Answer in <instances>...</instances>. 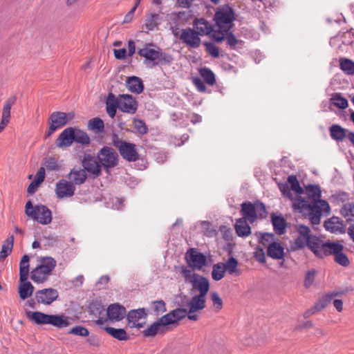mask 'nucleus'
<instances>
[{
	"label": "nucleus",
	"mask_w": 354,
	"mask_h": 354,
	"mask_svg": "<svg viewBox=\"0 0 354 354\" xmlns=\"http://www.w3.org/2000/svg\"><path fill=\"white\" fill-rule=\"evenodd\" d=\"M211 301L216 312L220 311L223 308V300L216 292L211 293Z\"/></svg>",
	"instance_id": "nucleus-57"
},
{
	"label": "nucleus",
	"mask_w": 354,
	"mask_h": 354,
	"mask_svg": "<svg viewBox=\"0 0 354 354\" xmlns=\"http://www.w3.org/2000/svg\"><path fill=\"white\" fill-rule=\"evenodd\" d=\"M225 270L222 263H216L213 266L212 277L215 281L222 279L225 276Z\"/></svg>",
	"instance_id": "nucleus-50"
},
{
	"label": "nucleus",
	"mask_w": 354,
	"mask_h": 354,
	"mask_svg": "<svg viewBox=\"0 0 354 354\" xmlns=\"http://www.w3.org/2000/svg\"><path fill=\"white\" fill-rule=\"evenodd\" d=\"M35 297L38 304L49 306L58 299L59 292L53 288H44L37 291Z\"/></svg>",
	"instance_id": "nucleus-13"
},
{
	"label": "nucleus",
	"mask_w": 354,
	"mask_h": 354,
	"mask_svg": "<svg viewBox=\"0 0 354 354\" xmlns=\"http://www.w3.org/2000/svg\"><path fill=\"white\" fill-rule=\"evenodd\" d=\"M194 26L196 29V33L199 35H212L213 31L212 26L208 21L204 19H197L194 21Z\"/></svg>",
	"instance_id": "nucleus-25"
},
{
	"label": "nucleus",
	"mask_w": 354,
	"mask_h": 354,
	"mask_svg": "<svg viewBox=\"0 0 354 354\" xmlns=\"http://www.w3.org/2000/svg\"><path fill=\"white\" fill-rule=\"evenodd\" d=\"M297 232L299 236L295 241V245L297 248H303L308 244V241L312 235L310 234V230L308 226L304 225H297Z\"/></svg>",
	"instance_id": "nucleus-21"
},
{
	"label": "nucleus",
	"mask_w": 354,
	"mask_h": 354,
	"mask_svg": "<svg viewBox=\"0 0 354 354\" xmlns=\"http://www.w3.org/2000/svg\"><path fill=\"white\" fill-rule=\"evenodd\" d=\"M29 274V257L24 255L19 263V281H26Z\"/></svg>",
	"instance_id": "nucleus-39"
},
{
	"label": "nucleus",
	"mask_w": 354,
	"mask_h": 354,
	"mask_svg": "<svg viewBox=\"0 0 354 354\" xmlns=\"http://www.w3.org/2000/svg\"><path fill=\"white\" fill-rule=\"evenodd\" d=\"M234 19V12L229 6L219 8L214 15L216 24L219 29L217 32L229 31L232 26Z\"/></svg>",
	"instance_id": "nucleus-7"
},
{
	"label": "nucleus",
	"mask_w": 354,
	"mask_h": 354,
	"mask_svg": "<svg viewBox=\"0 0 354 354\" xmlns=\"http://www.w3.org/2000/svg\"><path fill=\"white\" fill-rule=\"evenodd\" d=\"M105 331L112 336L113 338L120 341H126L128 339L129 336L126 330L123 328H115L113 327L104 328Z\"/></svg>",
	"instance_id": "nucleus-40"
},
{
	"label": "nucleus",
	"mask_w": 354,
	"mask_h": 354,
	"mask_svg": "<svg viewBox=\"0 0 354 354\" xmlns=\"http://www.w3.org/2000/svg\"><path fill=\"white\" fill-rule=\"evenodd\" d=\"M241 213L243 219L247 220L249 223H254L258 217L261 218L267 216V211L263 203L256 202H244L241 204Z\"/></svg>",
	"instance_id": "nucleus-5"
},
{
	"label": "nucleus",
	"mask_w": 354,
	"mask_h": 354,
	"mask_svg": "<svg viewBox=\"0 0 354 354\" xmlns=\"http://www.w3.org/2000/svg\"><path fill=\"white\" fill-rule=\"evenodd\" d=\"M179 37L188 47L193 48L199 47L201 42L198 34L191 28L183 29Z\"/></svg>",
	"instance_id": "nucleus-17"
},
{
	"label": "nucleus",
	"mask_w": 354,
	"mask_h": 354,
	"mask_svg": "<svg viewBox=\"0 0 354 354\" xmlns=\"http://www.w3.org/2000/svg\"><path fill=\"white\" fill-rule=\"evenodd\" d=\"M343 245L339 243L328 242L322 244V250L323 252V257L333 254L334 257H335L343 251Z\"/></svg>",
	"instance_id": "nucleus-29"
},
{
	"label": "nucleus",
	"mask_w": 354,
	"mask_h": 354,
	"mask_svg": "<svg viewBox=\"0 0 354 354\" xmlns=\"http://www.w3.org/2000/svg\"><path fill=\"white\" fill-rule=\"evenodd\" d=\"M17 97L15 96H11L6 101L2 111V116L1 122L2 124H6L9 123L10 118V109L12 105L15 104Z\"/></svg>",
	"instance_id": "nucleus-31"
},
{
	"label": "nucleus",
	"mask_w": 354,
	"mask_h": 354,
	"mask_svg": "<svg viewBox=\"0 0 354 354\" xmlns=\"http://www.w3.org/2000/svg\"><path fill=\"white\" fill-rule=\"evenodd\" d=\"M209 289V283H205L203 280L198 285L199 295H195L192 297L189 302L187 304L188 310V319L192 321L198 320V316L196 314V312L200 311L205 307V296Z\"/></svg>",
	"instance_id": "nucleus-3"
},
{
	"label": "nucleus",
	"mask_w": 354,
	"mask_h": 354,
	"mask_svg": "<svg viewBox=\"0 0 354 354\" xmlns=\"http://www.w3.org/2000/svg\"><path fill=\"white\" fill-rule=\"evenodd\" d=\"M70 334H73L75 335H79L82 337H86L88 335L89 332L87 328L82 326H76L73 328L70 331Z\"/></svg>",
	"instance_id": "nucleus-64"
},
{
	"label": "nucleus",
	"mask_w": 354,
	"mask_h": 354,
	"mask_svg": "<svg viewBox=\"0 0 354 354\" xmlns=\"http://www.w3.org/2000/svg\"><path fill=\"white\" fill-rule=\"evenodd\" d=\"M73 127L64 129L55 140V145L59 148L70 147L74 142Z\"/></svg>",
	"instance_id": "nucleus-20"
},
{
	"label": "nucleus",
	"mask_w": 354,
	"mask_h": 354,
	"mask_svg": "<svg viewBox=\"0 0 354 354\" xmlns=\"http://www.w3.org/2000/svg\"><path fill=\"white\" fill-rule=\"evenodd\" d=\"M211 37L216 41L220 43L225 39H226L227 45L231 48H234L239 41L236 38L232 32H214L211 35Z\"/></svg>",
	"instance_id": "nucleus-23"
},
{
	"label": "nucleus",
	"mask_w": 354,
	"mask_h": 354,
	"mask_svg": "<svg viewBox=\"0 0 354 354\" xmlns=\"http://www.w3.org/2000/svg\"><path fill=\"white\" fill-rule=\"evenodd\" d=\"M167 330L160 322L159 319L142 331L145 337H154L157 334H163Z\"/></svg>",
	"instance_id": "nucleus-35"
},
{
	"label": "nucleus",
	"mask_w": 354,
	"mask_h": 354,
	"mask_svg": "<svg viewBox=\"0 0 354 354\" xmlns=\"http://www.w3.org/2000/svg\"><path fill=\"white\" fill-rule=\"evenodd\" d=\"M56 263V261L52 257H41L37 266L30 272V279L38 284L46 282L55 269Z\"/></svg>",
	"instance_id": "nucleus-2"
},
{
	"label": "nucleus",
	"mask_w": 354,
	"mask_h": 354,
	"mask_svg": "<svg viewBox=\"0 0 354 354\" xmlns=\"http://www.w3.org/2000/svg\"><path fill=\"white\" fill-rule=\"evenodd\" d=\"M112 145L118 149L120 156L129 162H135L139 158L136 145L121 140L115 133L112 135Z\"/></svg>",
	"instance_id": "nucleus-6"
},
{
	"label": "nucleus",
	"mask_w": 354,
	"mask_h": 354,
	"mask_svg": "<svg viewBox=\"0 0 354 354\" xmlns=\"http://www.w3.org/2000/svg\"><path fill=\"white\" fill-rule=\"evenodd\" d=\"M322 244L323 243H321V241L318 237L311 236L308 239V244H306V245L315 253L316 256L323 257V252L322 250Z\"/></svg>",
	"instance_id": "nucleus-36"
},
{
	"label": "nucleus",
	"mask_w": 354,
	"mask_h": 354,
	"mask_svg": "<svg viewBox=\"0 0 354 354\" xmlns=\"http://www.w3.org/2000/svg\"><path fill=\"white\" fill-rule=\"evenodd\" d=\"M185 259L189 266L193 269L201 270L206 264L205 256L194 248L187 252Z\"/></svg>",
	"instance_id": "nucleus-14"
},
{
	"label": "nucleus",
	"mask_w": 354,
	"mask_h": 354,
	"mask_svg": "<svg viewBox=\"0 0 354 354\" xmlns=\"http://www.w3.org/2000/svg\"><path fill=\"white\" fill-rule=\"evenodd\" d=\"M339 66L346 75H354V62L346 58H342L339 61Z\"/></svg>",
	"instance_id": "nucleus-47"
},
{
	"label": "nucleus",
	"mask_w": 354,
	"mask_h": 354,
	"mask_svg": "<svg viewBox=\"0 0 354 354\" xmlns=\"http://www.w3.org/2000/svg\"><path fill=\"white\" fill-rule=\"evenodd\" d=\"M127 317L129 325L131 328H142L147 319V313L145 308H138L131 310L127 314Z\"/></svg>",
	"instance_id": "nucleus-15"
},
{
	"label": "nucleus",
	"mask_w": 354,
	"mask_h": 354,
	"mask_svg": "<svg viewBox=\"0 0 354 354\" xmlns=\"http://www.w3.org/2000/svg\"><path fill=\"white\" fill-rule=\"evenodd\" d=\"M160 15L158 14L151 13L147 15L145 19V26L148 30H153L159 24Z\"/></svg>",
	"instance_id": "nucleus-46"
},
{
	"label": "nucleus",
	"mask_w": 354,
	"mask_h": 354,
	"mask_svg": "<svg viewBox=\"0 0 354 354\" xmlns=\"http://www.w3.org/2000/svg\"><path fill=\"white\" fill-rule=\"evenodd\" d=\"M67 177L71 180V182L73 183L74 185H80L83 184L87 178V176L84 169L75 168H73L71 170Z\"/></svg>",
	"instance_id": "nucleus-26"
},
{
	"label": "nucleus",
	"mask_w": 354,
	"mask_h": 354,
	"mask_svg": "<svg viewBox=\"0 0 354 354\" xmlns=\"http://www.w3.org/2000/svg\"><path fill=\"white\" fill-rule=\"evenodd\" d=\"M324 227L331 233L342 234L344 232V224L339 217L333 216L324 222Z\"/></svg>",
	"instance_id": "nucleus-22"
},
{
	"label": "nucleus",
	"mask_w": 354,
	"mask_h": 354,
	"mask_svg": "<svg viewBox=\"0 0 354 354\" xmlns=\"http://www.w3.org/2000/svg\"><path fill=\"white\" fill-rule=\"evenodd\" d=\"M27 318L38 325L50 324L58 328H66L71 325V318L64 315H47L39 311H26Z\"/></svg>",
	"instance_id": "nucleus-1"
},
{
	"label": "nucleus",
	"mask_w": 354,
	"mask_h": 354,
	"mask_svg": "<svg viewBox=\"0 0 354 354\" xmlns=\"http://www.w3.org/2000/svg\"><path fill=\"white\" fill-rule=\"evenodd\" d=\"M247 222V220L241 218L236 220L234 228L239 236L246 237L250 234L251 228Z\"/></svg>",
	"instance_id": "nucleus-33"
},
{
	"label": "nucleus",
	"mask_w": 354,
	"mask_h": 354,
	"mask_svg": "<svg viewBox=\"0 0 354 354\" xmlns=\"http://www.w3.org/2000/svg\"><path fill=\"white\" fill-rule=\"evenodd\" d=\"M119 109L124 113L133 114L137 111L138 104L135 99L129 94L118 95Z\"/></svg>",
	"instance_id": "nucleus-18"
},
{
	"label": "nucleus",
	"mask_w": 354,
	"mask_h": 354,
	"mask_svg": "<svg viewBox=\"0 0 354 354\" xmlns=\"http://www.w3.org/2000/svg\"><path fill=\"white\" fill-rule=\"evenodd\" d=\"M158 64H169L173 61V57L171 55L165 53H162L160 49H159L158 52Z\"/></svg>",
	"instance_id": "nucleus-62"
},
{
	"label": "nucleus",
	"mask_w": 354,
	"mask_h": 354,
	"mask_svg": "<svg viewBox=\"0 0 354 354\" xmlns=\"http://www.w3.org/2000/svg\"><path fill=\"white\" fill-rule=\"evenodd\" d=\"M349 200V194L345 192H337L331 196V201L337 204L348 203Z\"/></svg>",
	"instance_id": "nucleus-52"
},
{
	"label": "nucleus",
	"mask_w": 354,
	"mask_h": 354,
	"mask_svg": "<svg viewBox=\"0 0 354 354\" xmlns=\"http://www.w3.org/2000/svg\"><path fill=\"white\" fill-rule=\"evenodd\" d=\"M267 254L274 259H282L284 257V248L280 243L272 242L268 245Z\"/></svg>",
	"instance_id": "nucleus-27"
},
{
	"label": "nucleus",
	"mask_w": 354,
	"mask_h": 354,
	"mask_svg": "<svg viewBox=\"0 0 354 354\" xmlns=\"http://www.w3.org/2000/svg\"><path fill=\"white\" fill-rule=\"evenodd\" d=\"M290 200L292 201V207L295 211L307 214L309 216L310 204L307 201L301 198L300 196H297L295 198L292 197Z\"/></svg>",
	"instance_id": "nucleus-28"
},
{
	"label": "nucleus",
	"mask_w": 354,
	"mask_h": 354,
	"mask_svg": "<svg viewBox=\"0 0 354 354\" xmlns=\"http://www.w3.org/2000/svg\"><path fill=\"white\" fill-rule=\"evenodd\" d=\"M126 86L129 91L137 94L141 93L144 89L142 81L139 77L135 76L127 78Z\"/></svg>",
	"instance_id": "nucleus-30"
},
{
	"label": "nucleus",
	"mask_w": 354,
	"mask_h": 354,
	"mask_svg": "<svg viewBox=\"0 0 354 354\" xmlns=\"http://www.w3.org/2000/svg\"><path fill=\"white\" fill-rule=\"evenodd\" d=\"M179 273L184 278L185 282L192 284L194 289H198L203 280L205 283H209L207 279L196 274L194 269L189 266H182L179 267Z\"/></svg>",
	"instance_id": "nucleus-11"
},
{
	"label": "nucleus",
	"mask_w": 354,
	"mask_h": 354,
	"mask_svg": "<svg viewBox=\"0 0 354 354\" xmlns=\"http://www.w3.org/2000/svg\"><path fill=\"white\" fill-rule=\"evenodd\" d=\"M199 73L206 84L210 86H213L215 84V75L210 69L207 68H201L199 71Z\"/></svg>",
	"instance_id": "nucleus-48"
},
{
	"label": "nucleus",
	"mask_w": 354,
	"mask_h": 354,
	"mask_svg": "<svg viewBox=\"0 0 354 354\" xmlns=\"http://www.w3.org/2000/svg\"><path fill=\"white\" fill-rule=\"evenodd\" d=\"M160 322L162 324V325L164 326L165 330H168V326L171 324H174L177 323L175 317H174V315L172 312H169V313L163 315L159 319Z\"/></svg>",
	"instance_id": "nucleus-54"
},
{
	"label": "nucleus",
	"mask_w": 354,
	"mask_h": 354,
	"mask_svg": "<svg viewBox=\"0 0 354 354\" xmlns=\"http://www.w3.org/2000/svg\"><path fill=\"white\" fill-rule=\"evenodd\" d=\"M133 127L136 129L137 132L142 135L146 134L148 131V128L142 120L134 119Z\"/></svg>",
	"instance_id": "nucleus-58"
},
{
	"label": "nucleus",
	"mask_w": 354,
	"mask_h": 354,
	"mask_svg": "<svg viewBox=\"0 0 354 354\" xmlns=\"http://www.w3.org/2000/svg\"><path fill=\"white\" fill-rule=\"evenodd\" d=\"M334 261L344 267H347L350 264V261L347 256L343 252V251L338 254L335 257H334Z\"/></svg>",
	"instance_id": "nucleus-61"
},
{
	"label": "nucleus",
	"mask_w": 354,
	"mask_h": 354,
	"mask_svg": "<svg viewBox=\"0 0 354 354\" xmlns=\"http://www.w3.org/2000/svg\"><path fill=\"white\" fill-rule=\"evenodd\" d=\"M204 46H205L207 52L213 57L216 58L219 56L218 48L211 42H205Z\"/></svg>",
	"instance_id": "nucleus-60"
},
{
	"label": "nucleus",
	"mask_w": 354,
	"mask_h": 354,
	"mask_svg": "<svg viewBox=\"0 0 354 354\" xmlns=\"http://www.w3.org/2000/svg\"><path fill=\"white\" fill-rule=\"evenodd\" d=\"M329 130L331 138L336 141H342L346 137V131L340 125L333 124Z\"/></svg>",
	"instance_id": "nucleus-41"
},
{
	"label": "nucleus",
	"mask_w": 354,
	"mask_h": 354,
	"mask_svg": "<svg viewBox=\"0 0 354 354\" xmlns=\"http://www.w3.org/2000/svg\"><path fill=\"white\" fill-rule=\"evenodd\" d=\"M288 182L290 185L291 189L293 190L297 194L299 195L303 193V189L299 185V183L295 176H289Z\"/></svg>",
	"instance_id": "nucleus-56"
},
{
	"label": "nucleus",
	"mask_w": 354,
	"mask_h": 354,
	"mask_svg": "<svg viewBox=\"0 0 354 354\" xmlns=\"http://www.w3.org/2000/svg\"><path fill=\"white\" fill-rule=\"evenodd\" d=\"M333 296V295L329 294L324 295L315 304V308L318 309L319 311L324 309L331 302Z\"/></svg>",
	"instance_id": "nucleus-53"
},
{
	"label": "nucleus",
	"mask_w": 354,
	"mask_h": 354,
	"mask_svg": "<svg viewBox=\"0 0 354 354\" xmlns=\"http://www.w3.org/2000/svg\"><path fill=\"white\" fill-rule=\"evenodd\" d=\"M55 191L58 198H69L75 194V186L71 181L62 179L56 183Z\"/></svg>",
	"instance_id": "nucleus-16"
},
{
	"label": "nucleus",
	"mask_w": 354,
	"mask_h": 354,
	"mask_svg": "<svg viewBox=\"0 0 354 354\" xmlns=\"http://www.w3.org/2000/svg\"><path fill=\"white\" fill-rule=\"evenodd\" d=\"M44 164L46 168L50 171H58L61 168L57 159L54 157L47 158Z\"/></svg>",
	"instance_id": "nucleus-55"
},
{
	"label": "nucleus",
	"mask_w": 354,
	"mask_h": 354,
	"mask_svg": "<svg viewBox=\"0 0 354 354\" xmlns=\"http://www.w3.org/2000/svg\"><path fill=\"white\" fill-rule=\"evenodd\" d=\"M153 44H147L142 48L138 50V53L144 57V64L149 68L154 67L158 64V52L160 48H152Z\"/></svg>",
	"instance_id": "nucleus-12"
},
{
	"label": "nucleus",
	"mask_w": 354,
	"mask_h": 354,
	"mask_svg": "<svg viewBox=\"0 0 354 354\" xmlns=\"http://www.w3.org/2000/svg\"><path fill=\"white\" fill-rule=\"evenodd\" d=\"M153 311L156 315H160L166 312V305L164 301L158 300L152 302Z\"/></svg>",
	"instance_id": "nucleus-59"
},
{
	"label": "nucleus",
	"mask_w": 354,
	"mask_h": 354,
	"mask_svg": "<svg viewBox=\"0 0 354 354\" xmlns=\"http://www.w3.org/2000/svg\"><path fill=\"white\" fill-rule=\"evenodd\" d=\"M75 116L73 112L64 113L60 111L53 112L50 116V124L48 130L47 136H50L57 129L66 124Z\"/></svg>",
	"instance_id": "nucleus-9"
},
{
	"label": "nucleus",
	"mask_w": 354,
	"mask_h": 354,
	"mask_svg": "<svg viewBox=\"0 0 354 354\" xmlns=\"http://www.w3.org/2000/svg\"><path fill=\"white\" fill-rule=\"evenodd\" d=\"M330 212V207L328 203L325 200L319 199L310 204L309 212V220L313 225H317L320 223V218L322 215H328Z\"/></svg>",
	"instance_id": "nucleus-8"
},
{
	"label": "nucleus",
	"mask_w": 354,
	"mask_h": 354,
	"mask_svg": "<svg viewBox=\"0 0 354 354\" xmlns=\"http://www.w3.org/2000/svg\"><path fill=\"white\" fill-rule=\"evenodd\" d=\"M88 127L89 129L100 133L104 131V122L99 118H95L89 120Z\"/></svg>",
	"instance_id": "nucleus-51"
},
{
	"label": "nucleus",
	"mask_w": 354,
	"mask_h": 354,
	"mask_svg": "<svg viewBox=\"0 0 354 354\" xmlns=\"http://www.w3.org/2000/svg\"><path fill=\"white\" fill-rule=\"evenodd\" d=\"M19 281V295L21 299L25 300L32 295L35 288L32 283L27 280Z\"/></svg>",
	"instance_id": "nucleus-34"
},
{
	"label": "nucleus",
	"mask_w": 354,
	"mask_h": 354,
	"mask_svg": "<svg viewBox=\"0 0 354 354\" xmlns=\"http://www.w3.org/2000/svg\"><path fill=\"white\" fill-rule=\"evenodd\" d=\"M306 192L308 197L314 201L319 200L321 196L322 192L317 185H309L306 186Z\"/></svg>",
	"instance_id": "nucleus-49"
},
{
	"label": "nucleus",
	"mask_w": 354,
	"mask_h": 354,
	"mask_svg": "<svg viewBox=\"0 0 354 354\" xmlns=\"http://www.w3.org/2000/svg\"><path fill=\"white\" fill-rule=\"evenodd\" d=\"M25 213L29 218L41 225H48L53 219L52 212L49 208L44 205L33 206L30 201L26 204Z\"/></svg>",
	"instance_id": "nucleus-4"
},
{
	"label": "nucleus",
	"mask_w": 354,
	"mask_h": 354,
	"mask_svg": "<svg viewBox=\"0 0 354 354\" xmlns=\"http://www.w3.org/2000/svg\"><path fill=\"white\" fill-rule=\"evenodd\" d=\"M272 223L274 231L278 234H282L286 230V221L281 216L272 215Z\"/></svg>",
	"instance_id": "nucleus-42"
},
{
	"label": "nucleus",
	"mask_w": 354,
	"mask_h": 354,
	"mask_svg": "<svg viewBox=\"0 0 354 354\" xmlns=\"http://www.w3.org/2000/svg\"><path fill=\"white\" fill-rule=\"evenodd\" d=\"M74 142L83 146H88L91 142L90 138L86 132L77 128L73 127Z\"/></svg>",
	"instance_id": "nucleus-37"
},
{
	"label": "nucleus",
	"mask_w": 354,
	"mask_h": 354,
	"mask_svg": "<svg viewBox=\"0 0 354 354\" xmlns=\"http://www.w3.org/2000/svg\"><path fill=\"white\" fill-rule=\"evenodd\" d=\"M222 264L225 268V272L227 271L230 274H239V272L237 269L239 262L235 258L232 257L229 258L228 260L225 263Z\"/></svg>",
	"instance_id": "nucleus-44"
},
{
	"label": "nucleus",
	"mask_w": 354,
	"mask_h": 354,
	"mask_svg": "<svg viewBox=\"0 0 354 354\" xmlns=\"http://www.w3.org/2000/svg\"><path fill=\"white\" fill-rule=\"evenodd\" d=\"M14 244V236H9L3 243L0 252V261L4 260L12 252Z\"/></svg>",
	"instance_id": "nucleus-38"
},
{
	"label": "nucleus",
	"mask_w": 354,
	"mask_h": 354,
	"mask_svg": "<svg viewBox=\"0 0 354 354\" xmlns=\"http://www.w3.org/2000/svg\"><path fill=\"white\" fill-rule=\"evenodd\" d=\"M171 312L177 322L186 316L188 317V310L187 308H176Z\"/></svg>",
	"instance_id": "nucleus-63"
},
{
	"label": "nucleus",
	"mask_w": 354,
	"mask_h": 354,
	"mask_svg": "<svg viewBox=\"0 0 354 354\" xmlns=\"http://www.w3.org/2000/svg\"><path fill=\"white\" fill-rule=\"evenodd\" d=\"M82 164L85 171H87L93 175L94 177H97L100 174V166L93 158L89 156L84 158Z\"/></svg>",
	"instance_id": "nucleus-24"
},
{
	"label": "nucleus",
	"mask_w": 354,
	"mask_h": 354,
	"mask_svg": "<svg viewBox=\"0 0 354 354\" xmlns=\"http://www.w3.org/2000/svg\"><path fill=\"white\" fill-rule=\"evenodd\" d=\"M107 318L111 322H120L127 315L125 307L118 303L110 304L106 309Z\"/></svg>",
	"instance_id": "nucleus-19"
},
{
	"label": "nucleus",
	"mask_w": 354,
	"mask_h": 354,
	"mask_svg": "<svg viewBox=\"0 0 354 354\" xmlns=\"http://www.w3.org/2000/svg\"><path fill=\"white\" fill-rule=\"evenodd\" d=\"M117 108L119 109L118 97H116L113 93H109L106 101V109L111 118L115 117Z\"/></svg>",
	"instance_id": "nucleus-32"
},
{
	"label": "nucleus",
	"mask_w": 354,
	"mask_h": 354,
	"mask_svg": "<svg viewBox=\"0 0 354 354\" xmlns=\"http://www.w3.org/2000/svg\"><path fill=\"white\" fill-rule=\"evenodd\" d=\"M97 158L101 165L108 169L117 165L118 156L113 148L106 146L100 150Z\"/></svg>",
	"instance_id": "nucleus-10"
},
{
	"label": "nucleus",
	"mask_w": 354,
	"mask_h": 354,
	"mask_svg": "<svg viewBox=\"0 0 354 354\" xmlns=\"http://www.w3.org/2000/svg\"><path fill=\"white\" fill-rule=\"evenodd\" d=\"M330 100L333 105L341 109H345L348 106L347 100L343 97L342 94L339 93H333Z\"/></svg>",
	"instance_id": "nucleus-43"
},
{
	"label": "nucleus",
	"mask_w": 354,
	"mask_h": 354,
	"mask_svg": "<svg viewBox=\"0 0 354 354\" xmlns=\"http://www.w3.org/2000/svg\"><path fill=\"white\" fill-rule=\"evenodd\" d=\"M340 213L346 220L351 221L354 218V203L348 202L343 204Z\"/></svg>",
	"instance_id": "nucleus-45"
}]
</instances>
